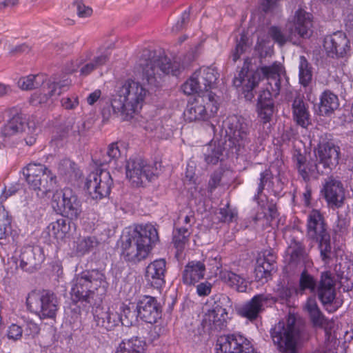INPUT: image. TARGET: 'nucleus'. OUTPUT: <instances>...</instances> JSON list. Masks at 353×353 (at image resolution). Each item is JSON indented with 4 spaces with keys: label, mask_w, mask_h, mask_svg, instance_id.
I'll return each mask as SVG.
<instances>
[{
    "label": "nucleus",
    "mask_w": 353,
    "mask_h": 353,
    "mask_svg": "<svg viewBox=\"0 0 353 353\" xmlns=\"http://www.w3.org/2000/svg\"><path fill=\"white\" fill-rule=\"evenodd\" d=\"M212 290V284L208 281L199 283L196 286V292L200 296H208Z\"/></svg>",
    "instance_id": "nucleus-59"
},
{
    "label": "nucleus",
    "mask_w": 353,
    "mask_h": 353,
    "mask_svg": "<svg viewBox=\"0 0 353 353\" xmlns=\"http://www.w3.org/2000/svg\"><path fill=\"white\" fill-rule=\"evenodd\" d=\"M110 57V52L108 50H106L101 55L94 57L89 61L84 62L81 59L76 60L75 65L71 72H74L79 68L80 74L86 77L99 67L105 65L109 61Z\"/></svg>",
    "instance_id": "nucleus-30"
},
{
    "label": "nucleus",
    "mask_w": 353,
    "mask_h": 353,
    "mask_svg": "<svg viewBox=\"0 0 353 353\" xmlns=\"http://www.w3.org/2000/svg\"><path fill=\"white\" fill-rule=\"evenodd\" d=\"M228 319V314L222 315L208 310L196 330L190 333V337L195 343H201L205 339L207 334L223 330Z\"/></svg>",
    "instance_id": "nucleus-17"
},
{
    "label": "nucleus",
    "mask_w": 353,
    "mask_h": 353,
    "mask_svg": "<svg viewBox=\"0 0 353 353\" xmlns=\"http://www.w3.org/2000/svg\"><path fill=\"white\" fill-rule=\"evenodd\" d=\"M312 15L300 8L296 11L293 22L288 24V32H283L276 26L269 29V34L272 39L280 46L284 45L287 41L296 43L294 37L298 35L301 38H309L312 33Z\"/></svg>",
    "instance_id": "nucleus-8"
},
{
    "label": "nucleus",
    "mask_w": 353,
    "mask_h": 353,
    "mask_svg": "<svg viewBox=\"0 0 353 353\" xmlns=\"http://www.w3.org/2000/svg\"><path fill=\"white\" fill-rule=\"evenodd\" d=\"M205 265L201 261H192L185 266L182 281L188 285H194L205 276Z\"/></svg>",
    "instance_id": "nucleus-31"
},
{
    "label": "nucleus",
    "mask_w": 353,
    "mask_h": 353,
    "mask_svg": "<svg viewBox=\"0 0 353 353\" xmlns=\"http://www.w3.org/2000/svg\"><path fill=\"white\" fill-rule=\"evenodd\" d=\"M292 160L296 169L298 170L300 176L305 181H308L310 179V176L305 168L306 157L301 152V150L295 149L294 150L292 154Z\"/></svg>",
    "instance_id": "nucleus-48"
},
{
    "label": "nucleus",
    "mask_w": 353,
    "mask_h": 353,
    "mask_svg": "<svg viewBox=\"0 0 353 353\" xmlns=\"http://www.w3.org/2000/svg\"><path fill=\"white\" fill-rule=\"evenodd\" d=\"M39 331L40 327L37 323L32 321H28L26 323V332L27 334L34 336L38 334Z\"/></svg>",
    "instance_id": "nucleus-62"
},
{
    "label": "nucleus",
    "mask_w": 353,
    "mask_h": 353,
    "mask_svg": "<svg viewBox=\"0 0 353 353\" xmlns=\"http://www.w3.org/2000/svg\"><path fill=\"white\" fill-rule=\"evenodd\" d=\"M98 245V239L94 236H80L75 241L76 253L78 256H83L92 251Z\"/></svg>",
    "instance_id": "nucleus-42"
},
{
    "label": "nucleus",
    "mask_w": 353,
    "mask_h": 353,
    "mask_svg": "<svg viewBox=\"0 0 353 353\" xmlns=\"http://www.w3.org/2000/svg\"><path fill=\"white\" fill-rule=\"evenodd\" d=\"M237 216V212L230 208L228 203L224 208H221L218 212V218L223 223L232 222Z\"/></svg>",
    "instance_id": "nucleus-52"
},
{
    "label": "nucleus",
    "mask_w": 353,
    "mask_h": 353,
    "mask_svg": "<svg viewBox=\"0 0 353 353\" xmlns=\"http://www.w3.org/2000/svg\"><path fill=\"white\" fill-rule=\"evenodd\" d=\"M285 253V259L289 268L307 266L310 263L305 246L300 241L292 239Z\"/></svg>",
    "instance_id": "nucleus-25"
},
{
    "label": "nucleus",
    "mask_w": 353,
    "mask_h": 353,
    "mask_svg": "<svg viewBox=\"0 0 353 353\" xmlns=\"http://www.w3.org/2000/svg\"><path fill=\"white\" fill-rule=\"evenodd\" d=\"M120 316L121 319L120 323L126 327L131 326L137 321V316H139L136 306L134 305H123Z\"/></svg>",
    "instance_id": "nucleus-47"
},
{
    "label": "nucleus",
    "mask_w": 353,
    "mask_h": 353,
    "mask_svg": "<svg viewBox=\"0 0 353 353\" xmlns=\"http://www.w3.org/2000/svg\"><path fill=\"white\" fill-rule=\"evenodd\" d=\"M311 321L314 326L318 327L319 325L322 324L323 319L325 318L320 309L316 310L309 313Z\"/></svg>",
    "instance_id": "nucleus-60"
},
{
    "label": "nucleus",
    "mask_w": 353,
    "mask_h": 353,
    "mask_svg": "<svg viewBox=\"0 0 353 353\" xmlns=\"http://www.w3.org/2000/svg\"><path fill=\"white\" fill-rule=\"evenodd\" d=\"M23 329L19 325L12 324L8 330V337L10 339L17 341L22 336Z\"/></svg>",
    "instance_id": "nucleus-56"
},
{
    "label": "nucleus",
    "mask_w": 353,
    "mask_h": 353,
    "mask_svg": "<svg viewBox=\"0 0 353 353\" xmlns=\"http://www.w3.org/2000/svg\"><path fill=\"white\" fill-rule=\"evenodd\" d=\"M85 131V123L83 121H76L74 120V124L72 125L71 128L70 134L74 137H81L84 134Z\"/></svg>",
    "instance_id": "nucleus-58"
},
{
    "label": "nucleus",
    "mask_w": 353,
    "mask_h": 353,
    "mask_svg": "<svg viewBox=\"0 0 353 353\" xmlns=\"http://www.w3.org/2000/svg\"><path fill=\"white\" fill-rule=\"evenodd\" d=\"M190 234V232L186 228H179L174 231L173 243L179 250L183 249L185 244L188 241Z\"/></svg>",
    "instance_id": "nucleus-50"
},
{
    "label": "nucleus",
    "mask_w": 353,
    "mask_h": 353,
    "mask_svg": "<svg viewBox=\"0 0 353 353\" xmlns=\"http://www.w3.org/2000/svg\"><path fill=\"white\" fill-rule=\"evenodd\" d=\"M223 126L236 151L240 152L251 142L252 122L249 119L237 114L230 115L223 121Z\"/></svg>",
    "instance_id": "nucleus-11"
},
{
    "label": "nucleus",
    "mask_w": 353,
    "mask_h": 353,
    "mask_svg": "<svg viewBox=\"0 0 353 353\" xmlns=\"http://www.w3.org/2000/svg\"><path fill=\"white\" fill-rule=\"evenodd\" d=\"M25 119L21 114H16L10 118L2 128L1 133L5 137L12 136L23 130Z\"/></svg>",
    "instance_id": "nucleus-41"
},
{
    "label": "nucleus",
    "mask_w": 353,
    "mask_h": 353,
    "mask_svg": "<svg viewBox=\"0 0 353 353\" xmlns=\"http://www.w3.org/2000/svg\"><path fill=\"white\" fill-rule=\"evenodd\" d=\"M94 320L96 326L105 329L107 331L113 330L121 322L120 314L110 310L109 308L104 310L97 307L93 312Z\"/></svg>",
    "instance_id": "nucleus-28"
},
{
    "label": "nucleus",
    "mask_w": 353,
    "mask_h": 353,
    "mask_svg": "<svg viewBox=\"0 0 353 353\" xmlns=\"http://www.w3.org/2000/svg\"><path fill=\"white\" fill-rule=\"evenodd\" d=\"M265 75L269 74L268 86L263 90L258 98V117L263 123L271 121L275 110L273 97L279 96L282 88H287L289 85L285 68L281 63H274L271 68L262 69Z\"/></svg>",
    "instance_id": "nucleus-4"
},
{
    "label": "nucleus",
    "mask_w": 353,
    "mask_h": 353,
    "mask_svg": "<svg viewBox=\"0 0 353 353\" xmlns=\"http://www.w3.org/2000/svg\"><path fill=\"white\" fill-rule=\"evenodd\" d=\"M219 73L212 68L203 67L196 71L185 83L182 88L186 94L193 93L206 94L212 88L218 79Z\"/></svg>",
    "instance_id": "nucleus-15"
},
{
    "label": "nucleus",
    "mask_w": 353,
    "mask_h": 353,
    "mask_svg": "<svg viewBox=\"0 0 353 353\" xmlns=\"http://www.w3.org/2000/svg\"><path fill=\"white\" fill-rule=\"evenodd\" d=\"M120 156V150L117 143H111L107 150L106 154L100 161V165L109 163L112 160L117 159Z\"/></svg>",
    "instance_id": "nucleus-53"
},
{
    "label": "nucleus",
    "mask_w": 353,
    "mask_h": 353,
    "mask_svg": "<svg viewBox=\"0 0 353 353\" xmlns=\"http://www.w3.org/2000/svg\"><path fill=\"white\" fill-rule=\"evenodd\" d=\"M273 179V174L270 168L265 169L260 173L259 183L257 187L256 194L254 196L253 200L260 205L259 197L263 193L265 186L270 183Z\"/></svg>",
    "instance_id": "nucleus-49"
},
{
    "label": "nucleus",
    "mask_w": 353,
    "mask_h": 353,
    "mask_svg": "<svg viewBox=\"0 0 353 353\" xmlns=\"http://www.w3.org/2000/svg\"><path fill=\"white\" fill-rule=\"evenodd\" d=\"M221 280L230 288L239 292L247 290L248 281L241 275L232 271L223 270L219 274Z\"/></svg>",
    "instance_id": "nucleus-35"
},
{
    "label": "nucleus",
    "mask_w": 353,
    "mask_h": 353,
    "mask_svg": "<svg viewBox=\"0 0 353 353\" xmlns=\"http://www.w3.org/2000/svg\"><path fill=\"white\" fill-rule=\"evenodd\" d=\"M216 353H256L250 341L241 334L221 338Z\"/></svg>",
    "instance_id": "nucleus-23"
},
{
    "label": "nucleus",
    "mask_w": 353,
    "mask_h": 353,
    "mask_svg": "<svg viewBox=\"0 0 353 353\" xmlns=\"http://www.w3.org/2000/svg\"><path fill=\"white\" fill-rule=\"evenodd\" d=\"M294 120L303 128H307L310 123V114L307 104L300 96L296 97L292 103Z\"/></svg>",
    "instance_id": "nucleus-32"
},
{
    "label": "nucleus",
    "mask_w": 353,
    "mask_h": 353,
    "mask_svg": "<svg viewBox=\"0 0 353 353\" xmlns=\"http://www.w3.org/2000/svg\"><path fill=\"white\" fill-rule=\"evenodd\" d=\"M218 110V107L214 103L212 93L199 95L194 101L189 103L184 112L185 119L190 122L205 121L214 115Z\"/></svg>",
    "instance_id": "nucleus-16"
},
{
    "label": "nucleus",
    "mask_w": 353,
    "mask_h": 353,
    "mask_svg": "<svg viewBox=\"0 0 353 353\" xmlns=\"http://www.w3.org/2000/svg\"><path fill=\"white\" fill-rule=\"evenodd\" d=\"M126 176L134 185H141L143 180H152L153 168L141 157L130 158L125 165Z\"/></svg>",
    "instance_id": "nucleus-21"
},
{
    "label": "nucleus",
    "mask_w": 353,
    "mask_h": 353,
    "mask_svg": "<svg viewBox=\"0 0 353 353\" xmlns=\"http://www.w3.org/2000/svg\"><path fill=\"white\" fill-rule=\"evenodd\" d=\"M11 219L8 211L0 205V239H5L10 230Z\"/></svg>",
    "instance_id": "nucleus-51"
},
{
    "label": "nucleus",
    "mask_w": 353,
    "mask_h": 353,
    "mask_svg": "<svg viewBox=\"0 0 353 353\" xmlns=\"http://www.w3.org/2000/svg\"><path fill=\"white\" fill-rule=\"evenodd\" d=\"M71 84V80L65 79L59 82L46 81V85L42 88L43 98L41 100L47 101L48 99L60 95L63 92L67 90Z\"/></svg>",
    "instance_id": "nucleus-36"
},
{
    "label": "nucleus",
    "mask_w": 353,
    "mask_h": 353,
    "mask_svg": "<svg viewBox=\"0 0 353 353\" xmlns=\"http://www.w3.org/2000/svg\"><path fill=\"white\" fill-rule=\"evenodd\" d=\"M302 327L294 315L290 314L285 321H280L270 331L271 339L282 353H298L297 344Z\"/></svg>",
    "instance_id": "nucleus-6"
},
{
    "label": "nucleus",
    "mask_w": 353,
    "mask_h": 353,
    "mask_svg": "<svg viewBox=\"0 0 353 353\" xmlns=\"http://www.w3.org/2000/svg\"><path fill=\"white\" fill-rule=\"evenodd\" d=\"M158 241L157 230L153 225H137L122 236L121 254L126 261L136 264L148 257Z\"/></svg>",
    "instance_id": "nucleus-3"
},
{
    "label": "nucleus",
    "mask_w": 353,
    "mask_h": 353,
    "mask_svg": "<svg viewBox=\"0 0 353 353\" xmlns=\"http://www.w3.org/2000/svg\"><path fill=\"white\" fill-rule=\"evenodd\" d=\"M224 148L221 142L211 141L203 148V153L207 163L216 164L223 155Z\"/></svg>",
    "instance_id": "nucleus-38"
},
{
    "label": "nucleus",
    "mask_w": 353,
    "mask_h": 353,
    "mask_svg": "<svg viewBox=\"0 0 353 353\" xmlns=\"http://www.w3.org/2000/svg\"><path fill=\"white\" fill-rule=\"evenodd\" d=\"M22 173L39 197H44L56 188V175L44 165L30 163L23 169Z\"/></svg>",
    "instance_id": "nucleus-10"
},
{
    "label": "nucleus",
    "mask_w": 353,
    "mask_h": 353,
    "mask_svg": "<svg viewBox=\"0 0 353 353\" xmlns=\"http://www.w3.org/2000/svg\"><path fill=\"white\" fill-rule=\"evenodd\" d=\"M251 43L249 41L248 36L245 33H241L239 37H236L235 47L231 51V58L235 63L239 60L242 54L245 53L250 49Z\"/></svg>",
    "instance_id": "nucleus-45"
},
{
    "label": "nucleus",
    "mask_w": 353,
    "mask_h": 353,
    "mask_svg": "<svg viewBox=\"0 0 353 353\" xmlns=\"http://www.w3.org/2000/svg\"><path fill=\"white\" fill-rule=\"evenodd\" d=\"M46 76L43 74H30L20 78L19 87L23 90H30L46 85Z\"/></svg>",
    "instance_id": "nucleus-39"
},
{
    "label": "nucleus",
    "mask_w": 353,
    "mask_h": 353,
    "mask_svg": "<svg viewBox=\"0 0 353 353\" xmlns=\"http://www.w3.org/2000/svg\"><path fill=\"white\" fill-rule=\"evenodd\" d=\"M194 59L193 52H188L181 63L176 58L172 61L161 50L145 49L138 61V71L144 82L151 87L157 88L161 85L164 75L172 74L176 76L181 67L188 66Z\"/></svg>",
    "instance_id": "nucleus-2"
},
{
    "label": "nucleus",
    "mask_w": 353,
    "mask_h": 353,
    "mask_svg": "<svg viewBox=\"0 0 353 353\" xmlns=\"http://www.w3.org/2000/svg\"><path fill=\"white\" fill-rule=\"evenodd\" d=\"M275 269V257L269 254L263 258H260L256 261L255 268V276L259 281L265 279L266 281L270 277L272 272Z\"/></svg>",
    "instance_id": "nucleus-34"
},
{
    "label": "nucleus",
    "mask_w": 353,
    "mask_h": 353,
    "mask_svg": "<svg viewBox=\"0 0 353 353\" xmlns=\"http://www.w3.org/2000/svg\"><path fill=\"white\" fill-rule=\"evenodd\" d=\"M148 92L141 83L130 79L117 83L114 94L102 105L103 120L112 117L132 119L141 109Z\"/></svg>",
    "instance_id": "nucleus-1"
},
{
    "label": "nucleus",
    "mask_w": 353,
    "mask_h": 353,
    "mask_svg": "<svg viewBox=\"0 0 353 353\" xmlns=\"http://www.w3.org/2000/svg\"><path fill=\"white\" fill-rule=\"evenodd\" d=\"M322 193L330 205L339 208L345 199L344 189L341 181L333 176L325 180Z\"/></svg>",
    "instance_id": "nucleus-26"
},
{
    "label": "nucleus",
    "mask_w": 353,
    "mask_h": 353,
    "mask_svg": "<svg viewBox=\"0 0 353 353\" xmlns=\"http://www.w3.org/2000/svg\"><path fill=\"white\" fill-rule=\"evenodd\" d=\"M113 180L110 172L104 169H97L90 173L85 187L93 199L99 200L108 196L111 191Z\"/></svg>",
    "instance_id": "nucleus-19"
},
{
    "label": "nucleus",
    "mask_w": 353,
    "mask_h": 353,
    "mask_svg": "<svg viewBox=\"0 0 353 353\" xmlns=\"http://www.w3.org/2000/svg\"><path fill=\"white\" fill-rule=\"evenodd\" d=\"M307 236L319 243V249L322 260L328 263L333 255L330 243V235L327 230V225L323 215L319 210H312L307 216Z\"/></svg>",
    "instance_id": "nucleus-9"
},
{
    "label": "nucleus",
    "mask_w": 353,
    "mask_h": 353,
    "mask_svg": "<svg viewBox=\"0 0 353 353\" xmlns=\"http://www.w3.org/2000/svg\"><path fill=\"white\" fill-rule=\"evenodd\" d=\"M339 101L337 95L327 90L320 97L319 114L323 117L331 116L338 109Z\"/></svg>",
    "instance_id": "nucleus-33"
},
{
    "label": "nucleus",
    "mask_w": 353,
    "mask_h": 353,
    "mask_svg": "<svg viewBox=\"0 0 353 353\" xmlns=\"http://www.w3.org/2000/svg\"><path fill=\"white\" fill-rule=\"evenodd\" d=\"M250 60L245 59L241 69L239 71L238 75L233 79V85L236 88H241L242 93L246 101H251L255 95L254 89L258 85L261 78L266 79L268 81L269 74L265 75L262 69L264 68H271L270 65H265L254 70L250 68Z\"/></svg>",
    "instance_id": "nucleus-13"
},
{
    "label": "nucleus",
    "mask_w": 353,
    "mask_h": 353,
    "mask_svg": "<svg viewBox=\"0 0 353 353\" xmlns=\"http://www.w3.org/2000/svg\"><path fill=\"white\" fill-rule=\"evenodd\" d=\"M26 304L40 319H53L59 310L57 296L50 290L31 292L26 299Z\"/></svg>",
    "instance_id": "nucleus-12"
},
{
    "label": "nucleus",
    "mask_w": 353,
    "mask_h": 353,
    "mask_svg": "<svg viewBox=\"0 0 353 353\" xmlns=\"http://www.w3.org/2000/svg\"><path fill=\"white\" fill-rule=\"evenodd\" d=\"M190 12L189 10L184 11L180 19L172 28V32L177 33L183 30L188 23L190 21Z\"/></svg>",
    "instance_id": "nucleus-55"
},
{
    "label": "nucleus",
    "mask_w": 353,
    "mask_h": 353,
    "mask_svg": "<svg viewBox=\"0 0 353 353\" xmlns=\"http://www.w3.org/2000/svg\"><path fill=\"white\" fill-rule=\"evenodd\" d=\"M214 302L211 310L209 311L219 313L222 315L228 314L232 311V301L230 297L225 294H219L214 298Z\"/></svg>",
    "instance_id": "nucleus-43"
},
{
    "label": "nucleus",
    "mask_w": 353,
    "mask_h": 353,
    "mask_svg": "<svg viewBox=\"0 0 353 353\" xmlns=\"http://www.w3.org/2000/svg\"><path fill=\"white\" fill-rule=\"evenodd\" d=\"M340 148L330 141L319 144L316 154V170L319 173H328L334 169L339 163Z\"/></svg>",
    "instance_id": "nucleus-18"
},
{
    "label": "nucleus",
    "mask_w": 353,
    "mask_h": 353,
    "mask_svg": "<svg viewBox=\"0 0 353 353\" xmlns=\"http://www.w3.org/2000/svg\"><path fill=\"white\" fill-rule=\"evenodd\" d=\"M165 260L163 259H157L147 266L145 277L152 287L159 288L165 283Z\"/></svg>",
    "instance_id": "nucleus-29"
},
{
    "label": "nucleus",
    "mask_w": 353,
    "mask_h": 353,
    "mask_svg": "<svg viewBox=\"0 0 353 353\" xmlns=\"http://www.w3.org/2000/svg\"><path fill=\"white\" fill-rule=\"evenodd\" d=\"M278 0H263L261 9L265 12H272L278 7Z\"/></svg>",
    "instance_id": "nucleus-61"
},
{
    "label": "nucleus",
    "mask_w": 353,
    "mask_h": 353,
    "mask_svg": "<svg viewBox=\"0 0 353 353\" xmlns=\"http://www.w3.org/2000/svg\"><path fill=\"white\" fill-rule=\"evenodd\" d=\"M108 285L105 276L102 271L85 270L77 274L73 279L71 292L77 301L91 304L94 291L101 288L105 292Z\"/></svg>",
    "instance_id": "nucleus-7"
},
{
    "label": "nucleus",
    "mask_w": 353,
    "mask_h": 353,
    "mask_svg": "<svg viewBox=\"0 0 353 353\" xmlns=\"http://www.w3.org/2000/svg\"><path fill=\"white\" fill-rule=\"evenodd\" d=\"M59 173L69 181L77 180L81 176V172L77 165L70 159L64 158L58 163Z\"/></svg>",
    "instance_id": "nucleus-37"
},
{
    "label": "nucleus",
    "mask_w": 353,
    "mask_h": 353,
    "mask_svg": "<svg viewBox=\"0 0 353 353\" xmlns=\"http://www.w3.org/2000/svg\"><path fill=\"white\" fill-rule=\"evenodd\" d=\"M115 353H144L142 341L137 338L123 340L118 346Z\"/></svg>",
    "instance_id": "nucleus-44"
},
{
    "label": "nucleus",
    "mask_w": 353,
    "mask_h": 353,
    "mask_svg": "<svg viewBox=\"0 0 353 353\" xmlns=\"http://www.w3.org/2000/svg\"><path fill=\"white\" fill-rule=\"evenodd\" d=\"M61 104L66 110H73L79 105V99L74 95L70 97H65L62 99Z\"/></svg>",
    "instance_id": "nucleus-57"
},
{
    "label": "nucleus",
    "mask_w": 353,
    "mask_h": 353,
    "mask_svg": "<svg viewBox=\"0 0 353 353\" xmlns=\"http://www.w3.org/2000/svg\"><path fill=\"white\" fill-rule=\"evenodd\" d=\"M72 222L66 219L64 216L52 222L48 226L50 235L57 239H63L69 233Z\"/></svg>",
    "instance_id": "nucleus-40"
},
{
    "label": "nucleus",
    "mask_w": 353,
    "mask_h": 353,
    "mask_svg": "<svg viewBox=\"0 0 353 353\" xmlns=\"http://www.w3.org/2000/svg\"><path fill=\"white\" fill-rule=\"evenodd\" d=\"M336 281L329 271L321 273L319 281L304 269L299 279V285L294 290L297 295H303L306 291L316 294L318 298L326 310L329 312L336 311L338 306H334L336 299Z\"/></svg>",
    "instance_id": "nucleus-5"
},
{
    "label": "nucleus",
    "mask_w": 353,
    "mask_h": 353,
    "mask_svg": "<svg viewBox=\"0 0 353 353\" xmlns=\"http://www.w3.org/2000/svg\"><path fill=\"white\" fill-rule=\"evenodd\" d=\"M73 5L77 8V15L81 18L88 17L92 14V9L86 6L82 0H75Z\"/></svg>",
    "instance_id": "nucleus-54"
},
{
    "label": "nucleus",
    "mask_w": 353,
    "mask_h": 353,
    "mask_svg": "<svg viewBox=\"0 0 353 353\" xmlns=\"http://www.w3.org/2000/svg\"><path fill=\"white\" fill-rule=\"evenodd\" d=\"M323 48L328 57L343 58L350 50V42L344 32L337 31L324 38Z\"/></svg>",
    "instance_id": "nucleus-22"
},
{
    "label": "nucleus",
    "mask_w": 353,
    "mask_h": 353,
    "mask_svg": "<svg viewBox=\"0 0 353 353\" xmlns=\"http://www.w3.org/2000/svg\"><path fill=\"white\" fill-rule=\"evenodd\" d=\"M299 83L307 87L312 81V71L310 63L304 56L299 57Z\"/></svg>",
    "instance_id": "nucleus-46"
},
{
    "label": "nucleus",
    "mask_w": 353,
    "mask_h": 353,
    "mask_svg": "<svg viewBox=\"0 0 353 353\" xmlns=\"http://www.w3.org/2000/svg\"><path fill=\"white\" fill-rule=\"evenodd\" d=\"M305 309L308 313L319 309L314 296H310L307 299L305 305Z\"/></svg>",
    "instance_id": "nucleus-63"
},
{
    "label": "nucleus",
    "mask_w": 353,
    "mask_h": 353,
    "mask_svg": "<svg viewBox=\"0 0 353 353\" xmlns=\"http://www.w3.org/2000/svg\"><path fill=\"white\" fill-rule=\"evenodd\" d=\"M139 316L148 323H155L161 316V307L156 298L144 296L136 305Z\"/></svg>",
    "instance_id": "nucleus-24"
},
{
    "label": "nucleus",
    "mask_w": 353,
    "mask_h": 353,
    "mask_svg": "<svg viewBox=\"0 0 353 353\" xmlns=\"http://www.w3.org/2000/svg\"><path fill=\"white\" fill-rule=\"evenodd\" d=\"M44 260L40 247L26 246L21 250L19 256V267L26 272L37 270Z\"/></svg>",
    "instance_id": "nucleus-27"
},
{
    "label": "nucleus",
    "mask_w": 353,
    "mask_h": 353,
    "mask_svg": "<svg viewBox=\"0 0 353 353\" xmlns=\"http://www.w3.org/2000/svg\"><path fill=\"white\" fill-rule=\"evenodd\" d=\"M334 322L325 318L322 322V324L319 325L318 327L324 329L325 335L329 336L331 334V330L333 328Z\"/></svg>",
    "instance_id": "nucleus-64"
},
{
    "label": "nucleus",
    "mask_w": 353,
    "mask_h": 353,
    "mask_svg": "<svg viewBox=\"0 0 353 353\" xmlns=\"http://www.w3.org/2000/svg\"><path fill=\"white\" fill-rule=\"evenodd\" d=\"M52 207L63 216L70 220L77 219L81 212V202L70 188L56 192L52 196Z\"/></svg>",
    "instance_id": "nucleus-14"
},
{
    "label": "nucleus",
    "mask_w": 353,
    "mask_h": 353,
    "mask_svg": "<svg viewBox=\"0 0 353 353\" xmlns=\"http://www.w3.org/2000/svg\"><path fill=\"white\" fill-rule=\"evenodd\" d=\"M278 299L270 294L254 295L236 310L238 315L252 322L256 320L266 307L277 302Z\"/></svg>",
    "instance_id": "nucleus-20"
}]
</instances>
